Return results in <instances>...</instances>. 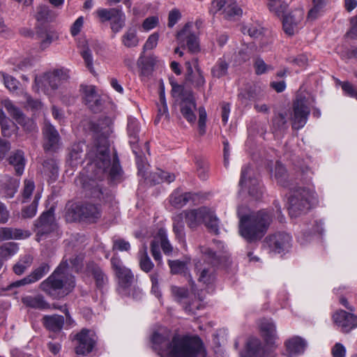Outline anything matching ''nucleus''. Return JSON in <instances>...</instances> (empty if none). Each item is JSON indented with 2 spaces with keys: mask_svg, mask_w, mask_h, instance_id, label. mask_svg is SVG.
<instances>
[{
  "mask_svg": "<svg viewBox=\"0 0 357 357\" xmlns=\"http://www.w3.org/2000/svg\"><path fill=\"white\" fill-rule=\"evenodd\" d=\"M112 121L110 118L104 116L97 121H89L86 124V129L95 138L94 146L87 153L92 160L90 168L93 176L101 181L108 172L111 180L121 179L123 170L120 165L119 159L115 153L111 162L108 137L112 132Z\"/></svg>",
  "mask_w": 357,
  "mask_h": 357,
  "instance_id": "f257e3e1",
  "label": "nucleus"
},
{
  "mask_svg": "<svg viewBox=\"0 0 357 357\" xmlns=\"http://www.w3.org/2000/svg\"><path fill=\"white\" fill-rule=\"evenodd\" d=\"M151 348L160 357H197L206 355L202 340L197 335L174 333L169 337L167 329H159L150 336Z\"/></svg>",
  "mask_w": 357,
  "mask_h": 357,
  "instance_id": "f03ea898",
  "label": "nucleus"
},
{
  "mask_svg": "<svg viewBox=\"0 0 357 357\" xmlns=\"http://www.w3.org/2000/svg\"><path fill=\"white\" fill-rule=\"evenodd\" d=\"M237 215L239 218V234L250 243L260 241L273 220L270 211L263 209L257 212H250L246 206H238Z\"/></svg>",
  "mask_w": 357,
  "mask_h": 357,
  "instance_id": "7ed1b4c3",
  "label": "nucleus"
},
{
  "mask_svg": "<svg viewBox=\"0 0 357 357\" xmlns=\"http://www.w3.org/2000/svg\"><path fill=\"white\" fill-rule=\"evenodd\" d=\"M65 285L70 288L75 287V278L70 273L68 259L63 258L55 271L40 284V289L52 298H59L64 296L62 289Z\"/></svg>",
  "mask_w": 357,
  "mask_h": 357,
  "instance_id": "20e7f679",
  "label": "nucleus"
},
{
  "mask_svg": "<svg viewBox=\"0 0 357 357\" xmlns=\"http://www.w3.org/2000/svg\"><path fill=\"white\" fill-rule=\"evenodd\" d=\"M181 213L184 214V219L190 229H196L202 220L209 232L215 235L219 234V220L210 208L204 206L197 209L186 210Z\"/></svg>",
  "mask_w": 357,
  "mask_h": 357,
  "instance_id": "39448f33",
  "label": "nucleus"
},
{
  "mask_svg": "<svg viewBox=\"0 0 357 357\" xmlns=\"http://www.w3.org/2000/svg\"><path fill=\"white\" fill-rule=\"evenodd\" d=\"M315 201L314 192L309 188L298 187L294 189L289 198L288 211L290 216L296 218L305 213Z\"/></svg>",
  "mask_w": 357,
  "mask_h": 357,
  "instance_id": "423d86ee",
  "label": "nucleus"
},
{
  "mask_svg": "<svg viewBox=\"0 0 357 357\" xmlns=\"http://www.w3.org/2000/svg\"><path fill=\"white\" fill-rule=\"evenodd\" d=\"M100 216L101 209L100 206L89 202L73 204L66 211V218L71 222L79 220L93 223Z\"/></svg>",
  "mask_w": 357,
  "mask_h": 357,
  "instance_id": "0eeeda50",
  "label": "nucleus"
},
{
  "mask_svg": "<svg viewBox=\"0 0 357 357\" xmlns=\"http://www.w3.org/2000/svg\"><path fill=\"white\" fill-rule=\"evenodd\" d=\"M305 96L298 94L293 102V114L291 116L292 128L299 130L306 124L310 114V109Z\"/></svg>",
  "mask_w": 357,
  "mask_h": 357,
  "instance_id": "6e6552de",
  "label": "nucleus"
},
{
  "mask_svg": "<svg viewBox=\"0 0 357 357\" xmlns=\"http://www.w3.org/2000/svg\"><path fill=\"white\" fill-rule=\"evenodd\" d=\"M57 227L54 207H50L47 211H44L34 223V231L38 238L46 237L56 231ZM37 240L39 241V239Z\"/></svg>",
  "mask_w": 357,
  "mask_h": 357,
  "instance_id": "1a4fd4ad",
  "label": "nucleus"
},
{
  "mask_svg": "<svg viewBox=\"0 0 357 357\" xmlns=\"http://www.w3.org/2000/svg\"><path fill=\"white\" fill-rule=\"evenodd\" d=\"M192 22L186 23L184 26L177 32L176 35L178 43L182 49L187 48L192 54L198 53L200 51L199 38L192 31Z\"/></svg>",
  "mask_w": 357,
  "mask_h": 357,
  "instance_id": "9d476101",
  "label": "nucleus"
},
{
  "mask_svg": "<svg viewBox=\"0 0 357 357\" xmlns=\"http://www.w3.org/2000/svg\"><path fill=\"white\" fill-rule=\"evenodd\" d=\"M239 185L248 190L250 197L256 200L261 198L263 191L257 178L253 176L252 169L250 166L243 167Z\"/></svg>",
  "mask_w": 357,
  "mask_h": 357,
  "instance_id": "9b49d317",
  "label": "nucleus"
},
{
  "mask_svg": "<svg viewBox=\"0 0 357 357\" xmlns=\"http://www.w3.org/2000/svg\"><path fill=\"white\" fill-rule=\"evenodd\" d=\"M77 341L75 352L77 355L86 356L90 354L95 348L98 337L96 333L89 329L83 328L75 335Z\"/></svg>",
  "mask_w": 357,
  "mask_h": 357,
  "instance_id": "f8f14e48",
  "label": "nucleus"
},
{
  "mask_svg": "<svg viewBox=\"0 0 357 357\" xmlns=\"http://www.w3.org/2000/svg\"><path fill=\"white\" fill-rule=\"evenodd\" d=\"M112 268L118 278L119 287L127 289L132 286L135 277L130 269L126 267L121 260L116 257L111 259Z\"/></svg>",
  "mask_w": 357,
  "mask_h": 357,
  "instance_id": "ddd939ff",
  "label": "nucleus"
},
{
  "mask_svg": "<svg viewBox=\"0 0 357 357\" xmlns=\"http://www.w3.org/2000/svg\"><path fill=\"white\" fill-rule=\"evenodd\" d=\"M97 15L101 21H111L113 32H119L125 26L126 17L121 10L118 8H101L97 10Z\"/></svg>",
  "mask_w": 357,
  "mask_h": 357,
  "instance_id": "4468645a",
  "label": "nucleus"
},
{
  "mask_svg": "<svg viewBox=\"0 0 357 357\" xmlns=\"http://www.w3.org/2000/svg\"><path fill=\"white\" fill-rule=\"evenodd\" d=\"M291 236L285 232H276L267 236L264 243L272 251L280 253L287 250L291 245Z\"/></svg>",
  "mask_w": 357,
  "mask_h": 357,
  "instance_id": "2eb2a0df",
  "label": "nucleus"
},
{
  "mask_svg": "<svg viewBox=\"0 0 357 357\" xmlns=\"http://www.w3.org/2000/svg\"><path fill=\"white\" fill-rule=\"evenodd\" d=\"M43 148L45 152H56L59 147L60 135L50 123H45L43 128Z\"/></svg>",
  "mask_w": 357,
  "mask_h": 357,
  "instance_id": "dca6fc26",
  "label": "nucleus"
},
{
  "mask_svg": "<svg viewBox=\"0 0 357 357\" xmlns=\"http://www.w3.org/2000/svg\"><path fill=\"white\" fill-rule=\"evenodd\" d=\"M86 273L90 275L95 282L97 289L102 291L108 284L109 278L102 267L93 261L86 264Z\"/></svg>",
  "mask_w": 357,
  "mask_h": 357,
  "instance_id": "f3484780",
  "label": "nucleus"
},
{
  "mask_svg": "<svg viewBox=\"0 0 357 357\" xmlns=\"http://www.w3.org/2000/svg\"><path fill=\"white\" fill-rule=\"evenodd\" d=\"M334 323L341 328L343 333H349L357 327V316L344 310L336 312L333 315Z\"/></svg>",
  "mask_w": 357,
  "mask_h": 357,
  "instance_id": "a211bd4d",
  "label": "nucleus"
},
{
  "mask_svg": "<svg viewBox=\"0 0 357 357\" xmlns=\"http://www.w3.org/2000/svg\"><path fill=\"white\" fill-rule=\"evenodd\" d=\"M50 271V266L47 263H42L38 268H35L29 275L24 278L12 282L6 289L14 287H19L29 284L34 283L40 280Z\"/></svg>",
  "mask_w": 357,
  "mask_h": 357,
  "instance_id": "6ab92c4d",
  "label": "nucleus"
},
{
  "mask_svg": "<svg viewBox=\"0 0 357 357\" xmlns=\"http://www.w3.org/2000/svg\"><path fill=\"white\" fill-rule=\"evenodd\" d=\"M179 107L183 118L189 123H195L197 119L195 114L197 104L192 93H189L185 97L181 98Z\"/></svg>",
  "mask_w": 357,
  "mask_h": 357,
  "instance_id": "aec40b11",
  "label": "nucleus"
},
{
  "mask_svg": "<svg viewBox=\"0 0 357 357\" xmlns=\"http://www.w3.org/2000/svg\"><path fill=\"white\" fill-rule=\"evenodd\" d=\"M303 12L296 9L285 15L282 18V26L284 31L289 36L295 33L297 25L302 21Z\"/></svg>",
  "mask_w": 357,
  "mask_h": 357,
  "instance_id": "412c9836",
  "label": "nucleus"
},
{
  "mask_svg": "<svg viewBox=\"0 0 357 357\" xmlns=\"http://www.w3.org/2000/svg\"><path fill=\"white\" fill-rule=\"evenodd\" d=\"M84 101L89 108L93 112H98L101 109L102 100L96 93L93 86H85L83 87Z\"/></svg>",
  "mask_w": 357,
  "mask_h": 357,
  "instance_id": "4be33fe9",
  "label": "nucleus"
},
{
  "mask_svg": "<svg viewBox=\"0 0 357 357\" xmlns=\"http://www.w3.org/2000/svg\"><path fill=\"white\" fill-rule=\"evenodd\" d=\"M94 176V178L85 180L82 183V188L87 197L101 199L103 197V189Z\"/></svg>",
  "mask_w": 357,
  "mask_h": 357,
  "instance_id": "5701e85b",
  "label": "nucleus"
},
{
  "mask_svg": "<svg viewBox=\"0 0 357 357\" xmlns=\"http://www.w3.org/2000/svg\"><path fill=\"white\" fill-rule=\"evenodd\" d=\"M260 329L264 333V340L268 346L271 349H275V340L278 338L276 334V328L275 324L268 320L261 321Z\"/></svg>",
  "mask_w": 357,
  "mask_h": 357,
  "instance_id": "b1692460",
  "label": "nucleus"
},
{
  "mask_svg": "<svg viewBox=\"0 0 357 357\" xmlns=\"http://www.w3.org/2000/svg\"><path fill=\"white\" fill-rule=\"evenodd\" d=\"M67 78L68 75L63 70L57 69L44 75V86H48L52 89L55 90L58 89L61 82L67 79Z\"/></svg>",
  "mask_w": 357,
  "mask_h": 357,
  "instance_id": "393cba45",
  "label": "nucleus"
},
{
  "mask_svg": "<svg viewBox=\"0 0 357 357\" xmlns=\"http://www.w3.org/2000/svg\"><path fill=\"white\" fill-rule=\"evenodd\" d=\"M64 321V317L59 314L45 315L42 319L45 328L54 333H59L62 330Z\"/></svg>",
  "mask_w": 357,
  "mask_h": 357,
  "instance_id": "a878e982",
  "label": "nucleus"
},
{
  "mask_svg": "<svg viewBox=\"0 0 357 357\" xmlns=\"http://www.w3.org/2000/svg\"><path fill=\"white\" fill-rule=\"evenodd\" d=\"M22 303L27 307L40 310L50 308V305L45 300L43 295L25 296L21 298Z\"/></svg>",
  "mask_w": 357,
  "mask_h": 357,
  "instance_id": "bb28decb",
  "label": "nucleus"
},
{
  "mask_svg": "<svg viewBox=\"0 0 357 357\" xmlns=\"http://www.w3.org/2000/svg\"><path fill=\"white\" fill-rule=\"evenodd\" d=\"M262 96L259 88L256 86H249L242 89L238 93L237 98L242 104H247L248 100H258L261 98Z\"/></svg>",
  "mask_w": 357,
  "mask_h": 357,
  "instance_id": "cd10ccee",
  "label": "nucleus"
},
{
  "mask_svg": "<svg viewBox=\"0 0 357 357\" xmlns=\"http://www.w3.org/2000/svg\"><path fill=\"white\" fill-rule=\"evenodd\" d=\"M287 350L291 354L301 355L303 354L307 343L301 337L295 336L285 342Z\"/></svg>",
  "mask_w": 357,
  "mask_h": 357,
  "instance_id": "c85d7f7f",
  "label": "nucleus"
},
{
  "mask_svg": "<svg viewBox=\"0 0 357 357\" xmlns=\"http://www.w3.org/2000/svg\"><path fill=\"white\" fill-rule=\"evenodd\" d=\"M263 348L259 339L250 337L245 343V354L241 357H257L262 354Z\"/></svg>",
  "mask_w": 357,
  "mask_h": 357,
  "instance_id": "c756f323",
  "label": "nucleus"
},
{
  "mask_svg": "<svg viewBox=\"0 0 357 357\" xmlns=\"http://www.w3.org/2000/svg\"><path fill=\"white\" fill-rule=\"evenodd\" d=\"M86 147V146L83 142L75 143L70 146L68 152V160L71 165H77V162L82 160Z\"/></svg>",
  "mask_w": 357,
  "mask_h": 357,
  "instance_id": "7c9ffc66",
  "label": "nucleus"
},
{
  "mask_svg": "<svg viewBox=\"0 0 357 357\" xmlns=\"http://www.w3.org/2000/svg\"><path fill=\"white\" fill-rule=\"evenodd\" d=\"M185 79L191 82L198 90L202 89L205 84V79L201 70L197 68V74H194L191 66L187 68Z\"/></svg>",
  "mask_w": 357,
  "mask_h": 357,
  "instance_id": "2f4dec72",
  "label": "nucleus"
},
{
  "mask_svg": "<svg viewBox=\"0 0 357 357\" xmlns=\"http://www.w3.org/2000/svg\"><path fill=\"white\" fill-rule=\"evenodd\" d=\"M287 113H275L272 119V130L275 132H284L288 128Z\"/></svg>",
  "mask_w": 357,
  "mask_h": 357,
  "instance_id": "473e14b6",
  "label": "nucleus"
},
{
  "mask_svg": "<svg viewBox=\"0 0 357 357\" xmlns=\"http://www.w3.org/2000/svg\"><path fill=\"white\" fill-rule=\"evenodd\" d=\"M8 162L10 165L14 167L17 175L20 176L22 174L25 165L23 151L18 150L13 153L8 158Z\"/></svg>",
  "mask_w": 357,
  "mask_h": 357,
  "instance_id": "72a5a7b5",
  "label": "nucleus"
},
{
  "mask_svg": "<svg viewBox=\"0 0 357 357\" xmlns=\"http://www.w3.org/2000/svg\"><path fill=\"white\" fill-rule=\"evenodd\" d=\"M156 58L153 56H144V52H142L138 59V64L142 67V72L144 75H148L153 70L154 66L156 63Z\"/></svg>",
  "mask_w": 357,
  "mask_h": 357,
  "instance_id": "f704fd0d",
  "label": "nucleus"
},
{
  "mask_svg": "<svg viewBox=\"0 0 357 357\" xmlns=\"http://www.w3.org/2000/svg\"><path fill=\"white\" fill-rule=\"evenodd\" d=\"M3 104L8 113L16 121L17 123H24V121H25V115L20 109L15 107L12 102L8 100H4Z\"/></svg>",
  "mask_w": 357,
  "mask_h": 357,
  "instance_id": "c9c22d12",
  "label": "nucleus"
},
{
  "mask_svg": "<svg viewBox=\"0 0 357 357\" xmlns=\"http://www.w3.org/2000/svg\"><path fill=\"white\" fill-rule=\"evenodd\" d=\"M184 214L178 213L173 218V231L177 238L183 240L185 237Z\"/></svg>",
  "mask_w": 357,
  "mask_h": 357,
  "instance_id": "e433bc0d",
  "label": "nucleus"
},
{
  "mask_svg": "<svg viewBox=\"0 0 357 357\" xmlns=\"http://www.w3.org/2000/svg\"><path fill=\"white\" fill-rule=\"evenodd\" d=\"M198 275V281L204 284H211L215 279L214 269L212 267L199 268L198 264L195 267Z\"/></svg>",
  "mask_w": 357,
  "mask_h": 357,
  "instance_id": "4c0bfd02",
  "label": "nucleus"
},
{
  "mask_svg": "<svg viewBox=\"0 0 357 357\" xmlns=\"http://www.w3.org/2000/svg\"><path fill=\"white\" fill-rule=\"evenodd\" d=\"M122 44L127 48L135 47L138 45L139 38L136 30L129 29L121 37Z\"/></svg>",
  "mask_w": 357,
  "mask_h": 357,
  "instance_id": "58836bf2",
  "label": "nucleus"
},
{
  "mask_svg": "<svg viewBox=\"0 0 357 357\" xmlns=\"http://www.w3.org/2000/svg\"><path fill=\"white\" fill-rule=\"evenodd\" d=\"M191 199L192 195L190 192L179 194L177 192H174L170 197V203L175 208H181Z\"/></svg>",
  "mask_w": 357,
  "mask_h": 357,
  "instance_id": "ea45409f",
  "label": "nucleus"
},
{
  "mask_svg": "<svg viewBox=\"0 0 357 357\" xmlns=\"http://www.w3.org/2000/svg\"><path fill=\"white\" fill-rule=\"evenodd\" d=\"M37 37L40 40V47L43 50L59 38L58 34L52 31H37Z\"/></svg>",
  "mask_w": 357,
  "mask_h": 357,
  "instance_id": "a19ab883",
  "label": "nucleus"
},
{
  "mask_svg": "<svg viewBox=\"0 0 357 357\" xmlns=\"http://www.w3.org/2000/svg\"><path fill=\"white\" fill-rule=\"evenodd\" d=\"M139 126L137 122L134 119H129L128 122V135L129 143L131 146H135L139 141Z\"/></svg>",
  "mask_w": 357,
  "mask_h": 357,
  "instance_id": "79ce46f5",
  "label": "nucleus"
},
{
  "mask_svg": "<svg viewBox=\"0 0 357 357\" xmlns=\"http://www.w3.org/2000/svg\"><path fill=\"white\" fill-rule=\"evenodd\" d=\"M228 68V63L226 61L220 59L218 61L216 64L211 68V75L213 77L219 79L227 75Z\"/></svg>",
  "mask_w": 357,
  "mask_h": 357,
  "instance_id": "37998d69",
  "label": "nucleus"
},
{
  "mask_svg": "<svg viewBox=\"0 0 357 357\" xmlns=\"http://www.w3.org/2000/svg\"><path fill=\"white\" fill-rule=\"evenodd\" d=\"M18 250V245L14 242H9L0 246V258L6 259L14 255Z\"/></svg>",
  "mask_w": 357,
  "mask_h": 357,
  "instance_id": "c03bdc74",
  "label": "nucleus"
},
{
  "mask_svg": "<svg viewBox=\"0 0 357 357\" xmlns=\"http://www.w3.org/2000/svg\"><path fill=\"white\" fill-rule=\"evenodd\" d=\"M155 238L159 241L161 248L165 255H169L172 252V246L167 240V237L165 230L162 229H159L157 236Z\"/></svg>",
  "mask_w": 357,
  "mask_h": 357,
  "instance_id": "a18cd8bd",
  "label": "nucleus"
},
{
  "mask_svg": "<svg viewBox=\"0 0 357 357\" xmlns=\"http://www.w3.org/2000/svg\"><path fill=\"white\" fill-rule=\"evenodd\" d=\"M43 167L45 173H47L50 178L57 176L59 167L56 160L54 158H49L43 162Z\"/></svg>",
  "mask_w": 357,
  "mask_h": 357,
  "instance_id": "49530a36",
  "label": "nucleus"
},
{
  "mask_svg": "<svg viewBox=\"0 0 357 357\" xmlns=\"http://www.w3.org/2000/svg\"><path fill=\"white\" fill-rule=\"evenodd\" d=\"M326 3V0H312V7L308 12L307 18L311 20L317 19Z\"/></svg>",
  "mask_w": 357,
  "mask_h": 357,
  "instance_id": "de8ad7c7",
  "label": "nucleus"
},
{
  "mask_svg": "<svg viewBox=\"0 0 357 357\" xmlns=\"http://www.w3.org/2000/svg\"><path fill=\"white\" fill-rule=\"evenodd\" d=\"M132 151L136 156V163L138 168V173L142 176H145L146 167L147 166L146 159L142 153H139L137 147L132 146Z\"/></svg>",
  "mask_w": 357,
  "mask_h": 357,
  "instance_id": "09e8293b",
  "label": "nucleus"
},
{
  "mask_svg": "<svg viewBox=\"0 0 357 357\" xmlns=\"http://www.w3.org/2000/svg\"><path fill=\"white\" fill-rule=\"evenodd\" d=\"M139 266L140 268L146 273L150 272L154 266L153 262L148 255L146 248L144 251L140 252Z\"/></svg>",
  "mask_w": 357,
  "mask_h": 357,
  "instance_id": "8fccbe9b",
  "label": "nucleus"
},
{
  "mask_svg": "<svg viewBox=\"0 0 357 357\" xmlns=\"http://www.w3.org/2000/svg\"><path fill=\"white\" fill-rule=\"evenodd\" d=\"M172 274H181L186 270V264L180 260H168Z\"/></svg>",
  "mask_w": 357,
  "mask_h": 357,
  "instance_id": "3c124183",
  "label": "nucleus"
},
{
  "mask_svg": "<svg viewBox=\"0 0 357 357\" xmlns=\"http://www.w3.org/2000/svg\"><path fill=\"white\" fill-rule=\"evenodd\" d=\"M159 174H163V170L160 169H157L155 172H151L149 173H145V176H142L146 181L147 183H149L151 185H155L162 183L161 177H160Z\"/></svg>",
  "mask_w": 357,
  "mask_h": 357,
  "instance_id": "603ef678",
  "label": "nucleus"
},
{
  "mask_svg": "<svg viewBox=\"0 0 357 357\" xmlns=\"http://www.w3.org/2000/svg\"><path fill=\"white\" fill-rule=\"evenodd\" d=\"M225 17L229 19L236 15H241L242 10L238 7L236 1L233 0V3L230 5L227 4L226 8L224 9Z\"/></svg>",
  "mask_w": 357,
  "mask_h": 357,
  "instance_id": "864d4df0",
  "label": "nucleus"
},
{
  "mask_svg": "<svg viewBox=\"0 0 357 357\" xmlns=\"http://www.w3.org/2000/svg\"><path fill=\"white\" fill-rule=\"evenodd\" d=\"M84 257L82 255H76L69 259L70 270L72 269L76 273H79L83 268ZM68 263H69L68 261Z\"/></svg>",
  "mask_w": 357,
  "mask_h": 357,
  "instance_id": "5fc2aeb1",
  "label": "nucleus"
},
{
  "mask_svg": "<svg viewBox=\"0 0 357 357\" xmlns=\"http://www.w3.org/2000/svg\"><path fill=\"white\" fill-rule=\"evenodd\" d=\"M312 174V171L308 167H301L297 172V176H299L300 180L305 184L311 183Z\"/></svg>",
  "mask_w": 357,
  "mask_h": 357,
  "instance_id": "6e6d98bb",
  "label": "nucleus"
},
{
  "mask_svg": "<svg viewBox=\"0 0 357 357\" xmlns=\"http://www.w3.org/2000/svg\"><path fill=\"white\" fill-rule=\"evenodd\" d=\"M9 235L10 239L19 240L28 238L31 235V233L28 230L9 227Z\"/></svg>",
  "mask_w": 357,
  "mask_h": 357,
  "instance_id": "4d7b16f0",
  "label": "nucleus"
},
{
  "mask_svg": "<svg viewBox=\"0 0 357 357\" xmlns=\"http://www.w3.org/2000/svg\"><path fill=\"white\" fill-rule=\"evenodd\" d=\"M17 184L15 181H8L3 184L2 193L6 197H13L17 191Z\"/></svg>",
  "mask_w": 357,
  "mask_h": 357,
  "instance_id": "13d9d810",
  "label": "nucleus"
},
{
  "mask_svg": "<svg viewBox=\"0 0 357 357\" xmlns=\"http://www.w3.org/2000/svg\"><path fill=\"white\" fill-rule=\"evenodd\" d=\"M196 165L198 176L202 180H206L208 176V163L202 159H197Z\"/></svg>",
  "mask_w": 357,
  "mask_h": 357,
  "instance_id": "bf43d9fd",
  "label": "nucleus"
},
{
  "mask_svg": "<svg viewBox=\"0 0 357 357\" xmlns=\"http://www.w3.org/2000/svg\"><path fill=\"white\" fill-rule=\"evenodd\" d=\"M171 292L178 302H181L182 299L187 298L189 294L188 289L176 286L171 287Z\"/></svg>",
  "mask_w": 357,
  "mask_h": 357,
  "instance_id": "052dcab7",
  "label": "nucleus"
},
{
  "mask_svg": "<svg viewBox=\"0 0 357 357\" xmlns=\"http://www.w3.org/2000/svg\"><path fill=\"white\" fill-rule=\"evenodd\" d=\"M158 107V115L155 119V123L157 124L160 121V119L164 116L165 119L169 120V114L168 112V108L167 105V102H160L157 103Z\"/></svg>",
  "mask_w": 357,
  "mask_h": 357,
  "instance_id": "680f3d73",
  "label": "nucleus"
},
{
  "mask_svg": "<svg viewBox=\"0 0 357 357\" xmlns=\"http://www.w3.org/2000/svg\"><path fill=\"white\" fill-rule=\"evenodd\" d=\"M81 55L84 61L86 68L91 73L94 74L95 70L93 66V57L91 51L89 48H86L81 52Z\"/></svg>",
  "mask_w": 357,
  "mask_h": 357,
  "instance_id": "e2e57ef3",
  "label": "nucleus"
},
{
  "mask_svg": "<svg viewBox=\"0 0 357 357\" xmlns=\"http://www.w3.org/2000/svg\"><path fill=\"white\" fill-rule=\"evenodd\" d=\"M256 74L261 75L265 73L267 70L272 69V68L265 63L264 60L261 58H257L254 63Z\"/></svg>",
  "mask_w": 357,
  "mask_h": 357,
  "instance_id": "0e129e2a",
  "label": "nucleus"
},
{
  "mask_svg": "<svg viewBox=\"0 0 357 357\" xmlns=\"http://www.w3.org/2000/svg\"><path fill=\"white\" fill-rule=\"evenodd\" d=\"M202 252L212 265L215 266L220 263L216 253L211 248H206Z\"/></svg>",
  "mask_w": 357,
  "mask_h": 357,
  "instance_id": "69168bd1",
  "label": "nucleus"
},
{
  "mask_svg": "<svg viewBox=\"0 0 357 357\" xmlns=\"http://www.w3.org/2000/svg\"><path fill=\"white\" fill-rule=\"evenodd\" d=\"M181 15L178 9L172 10L168 15V26L173 27L176 22L181 19Z\"/></svg>",
  "mask_w": 357,
  "mask_h": 357,
  "instance_id": "338daca9",
  "label": "nucleus"
},
{
  "mask_svg": "<svg viewBox=\"0 0 357 357\" xmlns=\"http://www.w3.org/2000/svg\"><path fill=\"white\" fill-rule=\"evenodd\" d=\"M342 89L347 95L357 100V87L354 86L349 82H344L342 84Z\"/></svg>",
  "mask_w": 357,
  "mask_h": 357,
  "instance_id": "774afa93",
  "label": "nucleus"
}]
</instances>
